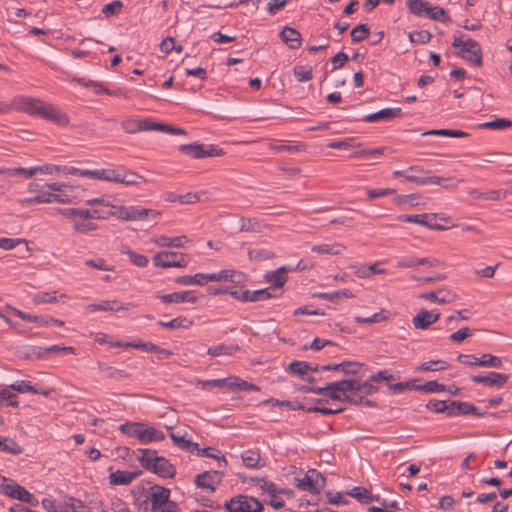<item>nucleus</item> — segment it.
<instances>
[{"label": "nucleus", "mask_w": 512, "mask_h": 512, "mask_svg": "<svg viewBox=\"0 0 512 512\" xmlns=\"http://www.w3.org/2000/svg\"><path fill=\"white\" fill-rule=\"evenodd\" d=\"M140 461L142 467L147 470L153 471L155 474L163 478H172L175 475L174 466L164 457L158 456L155 450L139 449Z\"/></svg>", "instance_id": "nucleus-1"}, {"label": "nucleus", "mask_w": 512, "mask_h": 512, "mask_svg": "<svg viewBox=\"0 0 512 512\" xmlns=\"http://www.w3.org/2000/svg\"><path fill=\"white\" fill-rule=\"evenodd\" d=\"M119 429L125 435L136 438L143 444L165 439V435L162 431L143 423L128 422L122 424Z\"/></svg>", "instance_id": "nucleus-2"}, {"label": "nucleus", "mask_w": 512, "mask_h": 512, "mask_svg": "<svg viewBox=\"0 0 512 512\" xmlns=\"http://www.w3.org/2000/svg\"><path fill=\"white\" fill-rule=\"evenodd\" d=\"M452 46L457 49V55L474 66H482V51L481 47L475 40L469 38L465 34L459 37H454Z\"/></svg>", "instance_id": "nucleus-3"}, {"label": "nucleus", "mask_w": 512, "mask_h": 512, "mask_svg": "<svg viewBox=\"0 0 512 512\" xmlns=\"http://www.w3.org/2000/svg\"><path fill=\"white\" fill-rule=\"evenodd\" d=\"M224 507L230 512H262L263 505L254 497L238 495L226 501Z\"/></svg>", "instance_id": "nucleus-4"}, {"label": "nucleus", "mask_w": 512, "mask_h": 512, "mask_svg": "<svg viewBox=\"0 0 512 512\" xmlns=\"http://www.w3.org/2000/svg\"><path fill=\"white\" fill-rule=\"evenodd\" d=\"M45 101L26 95H18L12 99V109L39 117Z\"/></svg>", "instance_id": "nucleus-5"}, {"label": "nucleus", "mask_w": 512, "mask_h": 512, "mask_svg": "<svg viewBox=\"0 0 512 512\" xmlns=\"http://www.w3.org/2000/svg\"><path fill=\"white\" fill-rule=\"evenodd\" d=\"M153 264L162 268L186 267L188 259L183 253L162 251L154 255Z\"/></svg>", "instance_id": "nucleus-6"}, {"label": "nucleus", "mask_w": 512, "mask_h": 512, "mask_svg": "<svg viewBox=\"0 0 512 512\" xmlns=\"http://www.w3.org/2000/svg\"><path fill=\"white\" fill-rule=\"evenodd\" d=\"M437 217H438V214H435V213H424V214H415V215L403 214V215L397 216V220L400 222L419 224V225L425 226L432 230H438V231L447 230L448 227L442 226L435 222Z\"/></svg>", "instance_id": "nucleus-7"}, {"label": "nucleus", "mask_w": 512, "mask_h": 512, "mask_svg": "<svg viewBox=\"0 0 512 512\" xmlns=\"http://www.w3.org/2000/svg\"><path fill=\"white\" fill-rule=\"evenodd\" d=\"M160 216L161 212L154 209L125 206L123 221L144 222L148 219H157Z\"/></svg>", "instance_id": "nucleus-8"}, {"label": "nucleus", "mask_w": 512, "mask_h": 512, "mask_svg": "<svg viewBox=\"0 0 512 512\" xmlns=\"http://www.w3.org/2000/svg\"><path fill=\"white\" fill-rule=\"evenodd\" d=\"M39 117L58 126H67L70 123V118L65 112L48 102L44 103Z\"/></svg>", "instance_id": "nucleus-9"}, {"label": "nucleus", "mask_w": 512, "mask_h": 512, "mask_svg": "<svg viewBox=\"0 0 512 512\" xmlns=\"http://www.w3.org/2000/svg\"><path fill=\"white\" fill-rule=\"evenodd\" d=\"M152 492L149 496L151 501V512H158L165 508L171 501L170 490L162 486L155 485L151 488Z\"/></svg>", "instance_id": "nucleus-10"}, {"label": "nucleus", "mask_w": 512, "mask_h": 512, "mask_svg": "<svg viewBox=\"0 0 512 512\" xmlns=\"http://www.w3.org/2000/svg\"><path fill=\"white\" fill-rule=\"evenodd\" d=\"M4 493L14 499H18L20 501H23V502H26L32 506H37L38 505V500L37 498L32 495L31 493H29L25 488H23L22 486L14 483L11 481L10 484H7L5 487H4Z\"/></svg>", "instance_id": "nucleus-11"}, {"label": "nucleus", "mask_w": 512, "mask_h": 512, "mask_svg": "<svg viewBox=\"0 0 512 512\" xmlns=\"http://www.w3.org/2000/svg\"><path fill=\"white\" fill-rule=\"evenodd\" d=\"M440 318V313L435 310L420 309L413 317L412 324L415 329L426 330Z\"/></svg>", "instance_id": "nucleus-12"}, {"label": "nucleus", "mask_w": 512, "mask_h": 512, "mask_svg": "<svg viewBox=\"0 0 512 512\" xmlns=\"http://www.w3.org/2000/svg\"><path fill=\"white\" fill-rule=\"evenodd\" d=\"M220 482L221 477L216 471H206L195 477V484L208 492H214Z\"/></svg>", "instance_id": "nucleus-13"}, {"label": "nucleus", "mask_w": 512, "mask_h": 512, "mask_svg": "<svg viewBox=\"0 0 512 512\" xmlns=\"http://www.w3.org/2000/svg\"><path fill=\"white\" fill-rule=\"evenodd\" d=\"M419 298L439 304H446L454 302L457 299V295L448 289H439L437 291L424 292L419 295Z\"/></svg>", "instance_id": "nucleus-14"}, {"label": "nucleus", "mask_w": 512, "mask_h": 512, "mask_svg": "<svg viewBox=\"0 0 512 512\" xmlns=\"http://www.w3.org/2000/svg\"><path fill=\"white\" fill-rule=\"evenodd\" d=\"M509 377L506 374H500L497 372H489L487 375H475L472 376V381L475 383H482L490 387H501L504 386Z\"/></svg>", "instance_id": "nucleus-15"}, {"label": "nucleus", "mask_w": 512, "mask_h": 512, "mask_svg": "<svg viewBox=\"0 0 512 512\" xmlns=\"http://www.w3.org/2000/svg\"><path fill=\"white\" fill-rule=\"evenodd\" d=\"M151 242L161 248H180L188 242V239L186 236L168 237L161 235L151 238Z\"/></svg>", "instance_id": "nucleus-16"}, {"label": "nucleus", "mask_w": 512, "mask_h": 512, "mask_svg": "<svg viewBox=\"0 0 512 512\" xmlns=\"http://www.w3.org/2000/svg\"><path fill=\"white\" fill-rule=\"evenodd\" d=\"M159 298L165 304L182 303V302L195 303L197 300V297L194 296L191 291H180V292H174V293H170V294H164V295H160Z\"/></svg>", "instance_id": "nucleus-17"}, {"label": "nucleus", "mask_w": 512, "mask_h": 512, "mask_svg": "<svg viewBox=\"0 0 512 512\" xmlns=\"http://www.w3.org/2000/svg\"><path fill=\"white\" fill-rule=\"evenodd\" d=\"M74 196L70 195L68 193L65 194H54L51 192H41L38 193L36 196H34V200L39 203H51V202H58V203H71L74 200Z\"/></svg>", "instance_id": "nucleus-18"}, {"label": "nucleus", "mask_w": 512, "mask_h": 512, "mask_svg": "<svg viewBox=\"0 0 512 512\" xmlns=\"http://www.w3.org/2000/svg\"><path fill=\"white\" fill-rule=\"evenodd\" d=\"M401 115V108H384L375 113L366 115L364 121L366 122H377V121H388Z\"/></svg>", "instance_id": "nucleus-19"}, {"label": "nucleus", "mask_w": 512, "mask_h": 512, "mask_svg": "<svg viewBox=\"0 0 512 512\" xmlns=\"http://www.w3.org/2000/svg\"><path fill=\"white\" fill-rule=\"evenodd\" d=\"M288 268L285 266L279 267L273 272H268L264 275L265 280L272 284L271 289L282 287L287 281Z\"/></svg>", "instance_id": "nucleus-20"}, {"label": "nucleus", "mask_w": 512, "mask_h": 512, "mask_svg": "<svg viewBox=\"0 0 512 512\" xmlns=\"http://www.w3.org/2000/svg\"><path fill=\"white\" fill-rule=\"evenodd\" d=\"M244 275L235 270H221L218 273H209L208 280L211 282L229 281L240 282Z\"/></svg>", "instance_id": "nucleus-21"}, {"label": "nucleus", "mask_w": 512, "mask_h": 512, "mask_svg": "<svg viewBox=\"0 0 512 512\" xmlns=\"http://www.w3.org/2000/svg\"><path fill=\"white\" fill-rule=\"evenodd\" d=\"M129 306H133L132 304H121L118 300H107L102 301L98 304H91L88 306L90 310H100V311H120V310H128Z\"/></svg>", "instance_id": "nucleus-22"}, {"label": "nucleus", "mask_w": 512, "mask_h": 512, "mask_svg": "<svg viewBox=\"0 0 512 512\" xmlns=\"http://www.w3.org/2000/svg\"><path fill=\"white\" fill-rule=\"evenodd\" d=\"M326 396L330 397L333 400L356 402L352 396H349L348 394H344V392H342L337 381L331 382L326 385Z\"/></svg>", "instance_id": "nucleus-23"}, {"label": "nucleus", "mask_w": 512, "mask_h": 512, "mask_svg": "<svg viewBox=\"0 0 512 512\" xmlns=\"http://www.w3.org/2000/svg\"><path fill=\"white\" fill-rule=\"evenodd\" d=\"M362 364L358 362L345 361L339 364H328L321 367L322 370H341L345 374H357Z\"/></svg>", "instance_id": "nucleus-24"}, {"label": "nucleus", "mask_w": 512, "mask_h": 512, "mask_svg": "<svg viewBox=\"0 0 512 512\" xmlns=\"http://www.w3.org/2000/svg\"><path fill=\"white\" fill-rule=\"evenodd\" d=\"M267 226L257 218H241L239 230L241 232L261 233Z\"/></svg>", "instance_id": "nucleus-25"}, {"label": "nucleus", "mask_w": 512, "mask_h": 512, "mask_svg": "<svg viewBox=\"0 0 512 512\" xmlns=\"http://www.w3.org/2000/svg\"><path fill=\"white\" fill-rule=\"evenodd\" d=\"M346 247L341 243L319 244L312 246V252L318 254L340 255Z\"/></svg>", "instance_id": "nucleus-26"}, {"label": "nucleus", "mask_w": 512, "mask_h": 512, "mask_svg": "<svg viewBox=\"0 0 512 512\" xmlns=\"http://www.w3.org/2000/svg\"><path fill=\"white\" fill-rule=\"evenodd\" d=\"M409 11L416 16H427L431 4L425 0H407Z\"/></svg>", "instance_id": "nucleus-27"}, {"label": "nucleus", "mask_w": 512, "mask_h": 512, "mask_svg": "<svg viewBox=\"0 0 512 512\" xmlns=\"http://www.w3.org/2000/svg\"><path fill=\"white\" fill-rule=\"evenodd\" d=\"M136 477L137 473L118 470L110 475V483L113 485H128Z\"/></svg>", "instance_id": "nucleus-28"}, {"label": "nucleus", "mask_w": 512, "mask_h": 512, "mask_svg": "<svg viewBox=\"0 0 512 512\" xmlns=\"http://www.w3.org/2000/svg\"><path fill=\"white\" fill-rule=\"evenodd\" d=\"M209 274L197 273L194 276H179L175 282L180 285H204L208 280Z\"/></svg>", "instance_id": "nucleus-29"}, {"label": "nucleus", "mask_w": 512, "mask_h": 512, "mask_svg": "<svg viewBox=\"0 0 512 512\" xmlns=\"http://www.w3.org/2000/svg\"><path fill=\"white\" fill-rule=\"evenodd\" d=\"M170 437L173 440L174 444L178 447L185 449L189 452H193L195 449H198V444L192 442L189 439H186V434H179L170 432Z\"/></svg>", "instance_id": "nucleus-30"}, {"label": "nucleus", "mask_w": 512, "mask_h": 512, "mask_svg": "<svg viewBox=\"0 0 512 512\" xmlns=\"http://www.w3.org/2000/svg\"><path fill=\"white\" fill-rule=\"evenodd\" d=\"M0 451L19 455L23 452V448L14 440L0 436Z\"/></svg>", "instance_id": "nucleus-31"}, {"label": "nucleus", "mask_w": 512, "mask_h": 512, "mask_svg": "<svg viewBox=\"0 0 512 512\" xmlns=\"http://www.w3.org/2000/svg\"><path fill=\"white\" fill-rule=\"evenodd\" d=\"M385 273L384 269H380L377 267V264L371 265H360L356 267L355 275L359 278H370L375 274H383Z\"/></svg>", "instance_id": "nucleus-32"}, {"label": "nucleus", "mask_w": 512, "mask_h": 512, "mask_svg": "<svg viewBox=\"0 0 512 512\" xmlns=\"http://www.w3.org/2000/svg\"><path fill=\"white\" fill-rule=\"evenodd\" d=\"M193 324V321L186 317H177L170 321H159L158 325L169 329L189 328Z\"/></svg>", "instance_id": "nucleus-33"}, {"label": "nucleus", "mask_w": 512, "mask_h": 512, "mask_svg": "<svg viewBox=\"0 0 512 512\" xmlns=\"http://www.w3.org/2000/svg\"><path fill=\"white\" fill-rule=\"evenodd\" d=\"M142 182H146V179L132 171H126L121 169L119 183L126 185H138Z\"/></svg>", "instance_id": "nucleus-34"}, {"label": "nucleus", "mask_w": 512, "mask_h": 512, "mask_svg": "<svg viewBox=\"0 0 512 512\" xmlns=\"http://www.w3.org/2000/svg\"><path fill=\"white\" fill-rule=\"evenodd\" d=\"M289 371L293 374L299 375L300 377L304 378L308 371H317L318 367L311 368L306 362L303 361H292L289 364L288 367Z\"/></svg>", "instance_id": "nucleus-35"}, {"label": "nucleus", "mask_w": 512, "mask_h": 512, "mask_svg": "<svg viewBox=\"0 0 512 512\" xmlns=\"http://www.w3.org/2000/svg\"><path fill=\"white\" fill-rule=\"evenodd\" d=\"M426 17L431 19V20L438 21V22H441V23H447V22L451 21V19L448 16L447 12L443 8H441L439 6H432L431 5L429 10H428V14H427Z\"/></svg>", "instance_id": "nucleus-36"}, {"label": "nucleus", "mask_w": 512, "mask_h": 512, "mask_svg": "<svg viewBox=\"0 0 512 512\" xmlns=\"http://www.w3.org/2000/svg\"><path fill=\"white\" fill-rule=\"evenodd\" d=\"M347 494L364 504L371 503L374 500L370 492L364 487H354Z\"/></svg>", "instance_id": "nucleus-37"}, {"label": "nucleus", "mask_w": 512, "mask_h": 512, "mask_svg": "<svg viewBox=\"0 0 512 512\" xmlns=\"http://www.w3.org/2000/svg\"><path fill=\"white\" fill-rule=\"evenodd\" d=\"M97 228H98L97 224L92 222L91 219L75 220L73 222V230L76 233L87 234L91 231H95Z\"/></svg>", "instance_id": "nucleus-38"}, {"label": "nucleus", "mask_w": 512, "mask_h": 512, "mask_svg": "<svg viewBox=\"0 0 512 512\" xmlns=\"http://www.w3.org/2000/svg\"><path fill=\"white\" fill-rule=\"evenodd\" d=\"M121 253L127 255L130 261L137 267H146L148 264V258L145 255L138 254L127 247H123Z\"/></svg>", "instance_id": "nucleus-39"}, {"label": "nucleus", "mask_w": 512, "mask_h": 512, "mask_svg": "<svg viewBox=\"0 0 512 512\" xmlns=\"http://www.w3.org/2000/svg\"><path fill=\"white\" fill-rule=\"evenodd\" d=\"M159 48L165 54L170 53L173 50L177 53H181L183 50L182 45L177 44L175 38L170 36L162 40L159 44Z\"/></svg>", "instance_id": "nucleus-40"}, {"label": "nucleus", "mask_w": 512, "mask_h": 512, "mask_svg": "<svg viewBox=\"0 0 512 512\" xmlns=\"http://www.w3.org/2000/svg\"><path fill=\"white\" fill-rule=\"evenodd\" d=\"M480 127L492 130H503L512 127V120L497 118L495 120L480 124Z\"/></svg>", "instance_id": "nucleus-41"}, {"label": "nucleus", "mask_w": 512, "mask_h": 512, "mask_svg": "<svg viewBox=\"0 0 512 512\" xmlns=\"http://www.w3.org/2000/svg\"><path fill=\"white\" fill-rule=\"evenodd\" d=\"M270 290L271 288H264L255 291L247 290V302H258L270 299L272 297Z\"/></svg>", "instance_id": "nucleus-42"}, {"label": "nucleus", "mask_w": 512, "mask_h": 512, "mask_svg": "<svg viewBox=\"0 0 512 512\" xmlns=\"http://www.w3.org/2000/svg\"><path fill=\"white\" fill-rule=\"evenodd\" d=\"M405 179L409 182H413L420 185L435 184L440 185L443 181L442 177L430 176V177H418L415 175H405Z\"/></svg>", "instance_id": "nucleus-43"}, {"label": "nucleus", "mask_w": 512, "mask_h": 512, "mask_svg": "<svg viewBox=\"0 0 512 512\" xmlns=\"http://www.w3.org/2000/svg\"><path fill=\"white\" fill-rule=\"evenodd\" d=\"M217 155H220V153L216 148L211 146L209 150H205L204 146L199 144H194V148L191 154V156L196 159L212 157Z\"/></svg>", "instance_id": "nucleus-44"}, {"label": "nucleus", "mask_w": 512, "mask_h": 512, "mask_svg": "<svg viewBox=\"0 0 512 512\" xmlns=\"http://www.w3.org/2000/svg\"><path fill=\"white\" fill-rule=\"evenodd\" d=\"M238 351V347L228 346L225 344H220L217 346L210 347L207 350V353L211 356H221V355H233L234 352Z\"/></svg>", "instance_id": "nucleus-45"}, {"label": "nucleus", "mask_w": 512, "mask_h": 512, "mask_svg": "<svg viewBox=\"0 0 512 512\" xmlns=\"http://www.w3.org/2000/svg\"><path fill=\"white\" fill-rule=\"evenodd\" d=\"M501 365V359L491 354H483L481 357H479V361L477 362V366L481 367L499 368Z\"/></svg>", "instance_id": "nucleus-46"}, {"label": "nucleus", "mask_w": 512, "mask_h": 512, "mask_svg": "<svg viewBox=\"0 0 512 512\" xmlns=\"http://www.w3.org/2000/svg\"><path fill=\"white\" fill-rule=\"evenodd\" d=\"M3 173L8 174L9 176H14L16 174H23V175H25V177L30 178V177L34 176L37 173V169H36V167H31V168H22V167H18V168H2V169H0V174H3Z\"/></svg>", "instance_id": "nucleus-47"}, {"label": "nucleus", "mask_w": 512, "mask_h": 512, "mask_svg": "<svg viewBox=\"0 0 512 512\" xmlns=\"http://www.w3.org/2000/svg\"><path fill=\"white\" fill-rule=\"evenodd\" d=\"M422 135L423 136L437 135V136H447V137H466V136H468V134L462 130H450V129L430 130V131L424 132Z\"/></svg>", "instance_id": "nucleus-48"}, {"label": "nucleus", "mask_w": 512, "mask_h": 512, "mask_svg": "<svg viewBox=\"0 0 512 512\" xmlns=\"http://www.w3.org/2000/svg\"><path fill=\"white\" fill-rule=\"evenodd\" d=\"M123 7H124V5H123L122 1L114 0L113 2L106 4L102 8V13L106 18H109V17L115 16V15H118L122 11Z\"/></svg>", "instance_id": "nucleus-49"}, {"label": "nucleus", "mask_w": 512, "mask_h": 512, "mask_svg": "<svg viewBox=\"0 0 512 512\" xmlns=\"http://www.w3.org/2000/svg\"><path fill=\"white\" fill-rule=\"evenodd\" d=\"M385 310L382 309L380 312L371 315L370 317L356 316L355 321L358 324H373L381 321H385L387 316L384 315Z\"/></svg>", "instance_id": "nucleus-50"}, {"label": "nucleus", "mask_w": 512, "mask_h": 512, "mask_svg": "<svg viewBox=\"0 0 512 512\" xmlns=\"http://www.w3.org/2000/svg\"><path fill=\"white\" fill-rule=\"evenodd\" d=\"M274 257H275V253L270 250H266V249H260V250H255V251L251 250V249L248 250V258L250 260L261 261V260H269Z\"/></svg>", "instance_id": "nucleus-51"}, {"label": "nucleus", "mask_w": 512, "mask_h": 512, "mask_svg": "<svg viewBox=\"0 0 512 512\" xmlns=\"http://www.w3.org/2000/svg\"><path fill=\"white\" fill-rule=\"evenodd\" d=\"M270 148L272 150L277 151V152L285 151V152L293 153V152L305 151L306 150V145L305 144H298V145H295V146H291V145L271 143L270 144Z\"/></svg>", "instance_id": "nucleus-52"}, {"label": "nucleus", "mask_w": 512, "mask_h": 512, "mask_svg": "<svg viewBox=\"0 0 512 512\" xmlns=\"http://www.w3.org/2000/svg\"><path fill=\"white\" fill-rule=\"evenodd\" d=\"M242 461L248 468H257L260 461V455L254 451H247L242 455Z\"/></svg>", "instance_id": "nucleus-53"}, {"label": "nucleus", "mask_w": 512, "mask_h": 512, "mask_svg": "<svg viewBox=\"0 0 512 512\" xmlns=\"http://www.w3.org/2000/svg\"><path fill=\"white\" fill-rule=\"evenodd\" d=\"M459 415H467V414H473L477 417H482L484 415L483 412H479L478 408L474 406L471 403L468 402H460L459 405H457Z\"/></svg>", "instance_id": "nucleus-54"}, {"label": "nucleus", "mask_w": 512, "mask_h": 512, "mask_svg": "<svg viewBox=\"0 0 512 512\" xmlns=\"http://www.w3.org/2000/svg\"><path fill=\"white\" fill-rule=\"evenodd\" d=\"M293 72L299 82L309 81L312 79V69L310 67L296 66Z\"/></svg>", "instance_id": "nucleus-55"}, {"label": "nucleus", "mask_w": 512, "mask_h": 512, "mask_svg": "<svg viewBox=\"0 0 512 512\" xmlns=\"http://www.w3.org/2000/svg\"><path fill=\"white\" fill-rule=\"evenodd\" d=\"M306 474L309 476L310 481L313 482L314 487H316V489L320 491L321 489L324 488L326 480L320 472H318L315 469H310L306 472Z\"/></svg>", "instance_id": "nucleus-56"}, {"label": "nucleus", "mask_w": 512, "mask_h": 512, "mask_svg": "<svg viewBox=\"0 0 512 512\" xmlns=\"http://www.w3.org/2000/svg\"><path fill=\"white\" fill-rule=\"evenodd\" d=\"M33 303L36 305L45 303H55L57 301L56 292H42L33 297Z\"/></svg>", "instance_id": "nucleus-57"}, {"label": "nucleus", "mask_w": 512, "mask_h": 512, "mask_svg": "<svg viewBox=\"0 0 512 512\" xmlns=\"http://www.w3.org/2000/svg\"><path fill=\"white\" fill-rule=\"evenodd\" d=\"M9 388L12 390H15L19 393H26V392L38 393V389L34 388L30 382L24 381V380L17 381L15 383L11 384L9 386Z\"/></svg>", "instance_id": "nucleus-58"}, {"label": "nucleus", "mask_w": 512, "mask_h": 512, "mask_svg": "<svg viewBox=\"0 0 512 512\" xmlns=\"http://www.w3.org/2000/svg\"><path fill=\"white\" fill-rule=\"evenodd\" d=\"M281 40L291 49H297L301 45V34H280Z\"/></svg>", "instance_id": "nucleus-59"}, {"label": "nucleus", "mask_w": 512, "mask_h": 512, "mask_svg": "<svg viewBox=\"0 0 512 512\" xmlns=\"http://www.w3.org/2000/svg\"><path fill=\"white\" fill-rule=\"evenodd\" d=\"M446 368L447 365H445V362L441 360L425 362L422 363L419 367H417V369L420 371H439Z\"/></svg>", "instance_id": "nucleus-60"}, {"label": "nucleus", "mask_w": 512, "mask_h": 512, "mask_svg": "<svg viewBox=\"0 0 512 512\" xmlns=\"http://www.w3.org/2000/svg\"><path fill=\"white\" fill-rule=\"evenodd\" d=\"M415 389L428 393H436L445 391V386L439 384L437 381H428L424 385L415 387Z\"/></svg>", "instance_id": "nucleus-61"}, {"label": "nucleus", "mask_w": 512, "mask_h": 512, "mask_svg": "<svg viewBox=\"0 0 512 512\" xmlns=\"http://www.w3.org/2000/svg\"><path fill=\"white\" fill-rule=\"evenodd\" d=\"M337 382L342 392H344V394H347L348 392L358 391L359 381H357L356 379H345Z\"/></svg>", "instance_id": "nucleus-62"}, {"label": "nucleus", "mask_w": 512, "mask_h": 512, "mask_svg": "<svg viewBox=\"0 0 512 512\" xmlns=\"http://www.w3.org/2000/svg\"><path fill=\"white\" fill-rule=\"evenodd\" d=\"M121 125L122 128L129 134L140 132V119H125Z\"/></svg>", "instance_id": "nucleus-63"}, {"label": "nucleus", "mask_w": 512, "mask_h": 512, "mask_svg": "<svg viewBox=\"0 0 512 512\" xmlns=\"http://www.w3.org/2000/svg\"><path fill=\"white\" fill-rule=\"evenodd\" d=\"M297 487L303 491H308L313 494H318L320 491L314 487V484L312 481H310V478L307 474L298 481Z\"/></svg>", "instance_id": "nucleus-64"}]
</instances>
